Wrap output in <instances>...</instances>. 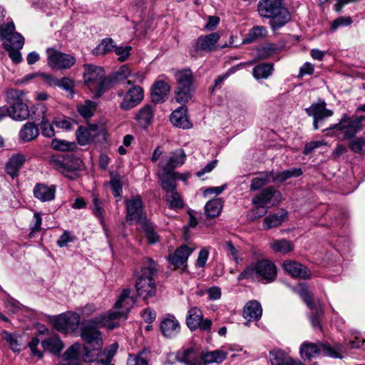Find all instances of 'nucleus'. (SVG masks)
Returning a JSON list of instances; mask_svg holds the SVG:
<instances>
[{
	"instance_id": "nucleus-1",
	"label": "nucleus",
	"mask_w": 365,
	"mask_h": 365,
	"mask_svg": "<svg viewBox=\"0 0 365 365\" xmlns=\"http://www.w3.org/2000/svg\"><path fill=\"white\" fill-rule=\"evenodd\" d=\"M117 326V323L112 322L105 313L81 322L80 336L85 342L84 359L86 361H94V357L98 356L96 351L103 347V341L99 328L107 327L113 329Z\"/></svg>"
},
{
	"instance_id": "nucleus-2",
	"label": "nucleus",
	"mask_w": 365,
	"mask_h": 365,
	"mask_svg": "<svg viewBox=\"0 0 365 365\" xmlns=\"http://www.w3.org/2000/svg\"><path fill=\"white\" fill-rule=\"evenodd\" d=\"M183 161H166L165 164L161 163L160 169L158 171V175L160 180L163 189L165 191V200L169 207L173 210L181 209L184 207V202L179 192H177L176 180L180 178L182 175L175 173L174 168L175 166L182 165Z\"/></svg>"
},
{
	"instance_id": "nucleus-3",
	"label": "nucleus",
	"mask_w": 365,
	"mask_h": 365,
	"mask_svg": "<svg viewBox=\"0 0 365 365\" xmlns=\"http://www.w3.org/2000/svg\"><path fill=\"white\" fill-rule=\"evenodd\" d=\"M257 11L261 17L269 19V25L274 31L291 20V14L284 0H260L257 4Z\"/></svg>"
},
{
	"instance_id": "nucleus-4",
	"label": "nucleus",
	"mask_w": 365,
	"mask_h": 365,
	"mask_svg": "<svg viewBox=\"0 0 365 365\" xmlns=\"http://www.w3.org/2000/svg\"><path fill=\"white\" fill-rule=\"evenodd\" d=\"M155 262L150 259H145L141 271L137 276L135 288L138 295L146 299L153 297L156 293V284L153 275L156 270Z\"/></svg>"
},
{
	"instance_id": "nucleus-5",
	"label": "nucleus",
	"mask_w": 365,
	"mask_h": 365,
	"mask_svg": "<svg viewBox=\"0 0 365 365\" xmlns=\"http://www.w3.org/2000/svg\"><path fill=\"white\" fill-rule=\"evenodd\" d=\"M83 79L96 97H100L112 86V79L106 76L103 68L93 65H85Z\"/></svg>"
},
{
	"instance_id": "nucleus-6",
	"label": "nucleus",
	"mask_w": 365,
	"mask_h": 365,
	"mask_svg": "<svg viewBox=\"0 0 365 365\" xmlns=\"http://www.w3.org/2000/svg\"><path fill=\"white\" fill-rule=\"evenodd\" d=\"M177 83L175 98L178 103H187L192 98L195 91V78L190 68L173 70Z\"/></svg>"
},
{
	"instance_id": "nucleus-7",
	"label": "nucleus",
	"mask_w": 365,
	"mask_h": 365,
	"mask_svg": "<svg viewBox=\"0 0 365 365\" xmlns=\"http://www.w3.org/2000/svg\"><path fill=\"white\" fill-rule=\"evenodd\" d=\"M24 91L17 89H10L6 92L9 116L15 121H24L30 117L29 106L24 102Z\"/></svg>"
},
{
	"instance_id": "nucleus-8",
	"label": "nucleus",
	"mask_w": 365,
	"mask_h": 365,
	"mask_svg": "<svg viewBox=\"0 0 365 365\" xmlns=\"http://www.w3.org/2000/svg\"><path fill=\"white\" fill-rule=\"evenodd\" d=\"M341 346L339 344L331 346L329 344L324 343H311L304 341L302 344L299 349V354L304 360H310L312 358L317 357L319 354L324 356H331L333 358H342L341 355Z\"/></svg>"
},
{
	"instance_id": "nucleus-9",
	"label": "nucleus",
	"mask_w": 365,
	"mask_h": 365,
	"mask_svg": "<svg viewBox=\"0 0 365 365\" xmlns=\"http://www.w3.org/2000/svg\"><path fill=\"white\" fill-rule=\"evenodd\" d=\"M302 174V169L296 168L284 170L276 174L273 171L267 172L261 174L259 177L252 179L250 190L251 191H256L261 189L269 181L270 178L275 182H282L292 177H298Z\"/></svg>"
},
{
	"instance_id": "nucleus-10",
	"label": "nucleus",
	"mask_w": 365,
	"mask_h": 365,
	"mask_svg": "<svg viewBox=\"0 0 365 365\" xmlns=\"http://www.w3.org/2000/svg\"><path fill=\"white\" fill-rule=\"evenodd\" d=\"M365 121V116H350L344 113L342 115L341 118L338 123L334 124L330 127L329 130L336 129L340 131H344V135L346 138H351L362 129V123ZM328 130V129L324 131Z\"/></svg>"
},
{
	"instance_id": "nucleus-11",
	"label": "nucleus",
	"mask_w": 365,
	"mask_h": 365,
	"mask_svg": "<svg viewBox=\"0 0 365 365\" xmlns=\"http://www.w3.org/2000/svg\"><path fill=\"white\" fill-rule=\"evenodd\" d=\"M130 294V289H124L115 303V311L105 313L112 322H115L116 319L121 317L126 319L128 313L136 302L135 297Z\"/></svg>"
},
{
	"instance_id": "nucleus-12",
	"label": "nucleus",
	"mask_w": 365,
	"mask_h": 365,
	"mask_svg": "<svg viewBox=\"0 0 365 365\" xmlns=\"http://www.w3.org/2000/svg\"><path fill=\"white\" fill-rule=\"evenodd\" d=\"M125 202L126 206L125 220L128 223L140 225L148 221L143 202L139 195L127 199Z\"/></svg>"
},
{
	"instance_id": "nucleus-13",
	"label": "nucleus",
	"mask_w": 365,
	"mask_h": 365,
	"mask_svg": "<svg viewBox=\"0 0 365 365\" xmlns=\"http://www.w3.org/2000/svg\"><path fill=\"white\" fill-rule=\"evenodd\" d=\"M0 38L4 40L3 46L5 49L22 48L24 44V38L16 31L11 20L0 26Z\"/></svg>"
},
{
	"instance_id": "nucleus-14",
	"label": "nucleus",
	"mask_w": 365,
	"mask_h": 365,
	"mask_svg": "<svg viewBox=\"0 0 365 365\" xmlns=\"http://www.w3.org/2000/svg\"><path fill=\"white\" fill-rule=\"evenodd\" d=\"M46 53L48 66L51 68L67 70L76 64V59L71 54L61 52L53 48H48Z\"/></svg>"
},
{
	"instance_id": "nucleus-15",
	"label": "nucleus",
	"mask_w": 365,
	"mask_h": 365,
	"mask_svg": "<svg viewBox=\"0 0 365 365\" xmlns=\"http://www.w3.org/2000/svg\"><path fill=\"white\" fill-rule=\"evenodd\" d=\"M81 324V317L75 312H67L60 314L53 322L54 327L63 334H72L78 330Z\"/></svg>"
},
{
	"instance_id": "nucleus-16",
	"label": "nucleus",
	"mask_w": 365,
	"mask_h": 365,
	"mask_svg": "<svg viewBox=\"0 0 365 365\" xmlns=\"http://www.w3.org/2000/svg\"><path fill=\"white\" fill-rule=\"evenodd\" d=\"M185 322L191 331L197 329L201 331H207L210 329L212 325V321L209 319H204L202 311L197 307H192L188 309Z\"/></svg>"
},
{
	"instance_id": "nucleus-17",
	"label": "nucleus",
	"mask_w": 365,
	"mask_h": 365,
	"mask_svg": "<svg viewBox=\"0 0 365 365\" xmlns=\"http://www.w3.org/2000/svg\"><path fill=\"white\" fill-rule=\"evenodd\" d=\"M170 92L169 78L165 75L160 76L151 87V100L155 103H163L168 98Z\"/></svg>"
},
{
	"instance_id": "nucleus-18",
	"label": "nucleus",
	"mask_w": 365,
	"mask_h": 365,
	"mask_svg": "<svg viewBox=\"0 0 365 365\" xmlns=\"http://www.w3.org/2000/svg\"><path fill=\"white\" fill-rule=\"evenodd\" d=\"M297 292L302 299L304 302L307 305V307L312 310V313L310 316V321L312 326L314 328L320 327V317L322 315V309H317L314 302L312 301V297L309 293L307 287L302 284H299V289L297 290Z\"/></svg>"
},
{
	"instance_id": "nucleus-19",
	"label": "nucleus",
	"mask_w": 365,
	"mask_h": 365,
	"mask_svg": "<svg viewBox=\"0 0 365 365\" xmlns=\"http://www.w3.org/2000/svg\"><path fill=\"white\" fill-rule=\"evenodd\" d=\"M282 199V195L279 191L273 187L264 189L260 193L255 195L252 200L253 205H259L260 206H274L277 205Z\"/></svg>"
},
{
	"instance_id": "nucleus-20",
	"label": "nucleus",
	"mask_w": 365,
	"mask_h": 365,
	"mask_svg": "<svg viewBox=\"0 0 365 365\" xmlns=\"http://www.w3.org/2000/svg\"><path fill=\"white\" fill-rule=\"evenodd\" d=\"M143 97V88L139 86H135L125 94L120 108L124 110H130L136 107L142 101Z\"/></svg>"
},
{
	"instance_id": "nucleus-21",
	"label": "nucleus",
	"mask_w": 365,
	"mask_h": 365,
	"mask_svg": "<svg viewBox=\"0 0 365 365\" xmlns=\"http://www.w3.org/2000/svg\"><path fill=\"white\" fill-rule=\"evenodd\" d=\"M194 249L187 245H182L177 248L174 253L168 257L170 264L174 267V269L181 268L186 266V262L189 257L193 252Z\"/></svg>"
},
{
	"instance_id": "nucleus-22",
	"label": "nucleus",
	"mask_w": 365,
	"mask_h": 365,
	"mask_svg": "<svg viewBox=\"0 0 365 365\" xmlns=\"http://www.w3.org/2000/svg\"><path fill=\"white\" fill-rule=\"evenodd\" d=\"M257 277L264 283H269L274 280L277 276V267L274 263L267 259L259 260L256 262Z\"/></svg>"
},
{
	"instance_id": "nucleus-23",
	"label": "nucleus",
	"mask_w": 365,
	"mask_h": 365,
	"mask_svg": "<svg viewBox=\"0 0 365 365\" xmlns=\"http://www.w3.org/2000/svg\"><path fill=\"white\" fill-rule=\"evenodd\" d=\"M53 168L63 175L73 178L76 171L84 168L83 161H50Z\"/></svg>"
},
{
	"instance_id": "nucleus-24",
	"label": "nucleus",
	"mask_w": 365,
	"mask_h": 365,
	"mask_svg": "<svg viewBox=\"0 0 365 365\" xmlns=\"http://www.w3.org/2000/svg\"><path fill=\"white\" fill-rule=\"evenodd\" d=\"M56 185H48L41 182L36 183L33 189L34 197L42 202L53 200L56 197Z\"/></svg>"
},
{
	"instance_id": "nucleus-25",
	"label": "nucleus",
	"mask_w": 365,
	"mask_h": 365,
	"mask_svg": "<svg viewBox=\"0 0 365 365\" xmlns=\"http://www.w3.org/2000/svg\"><path fill=\"white\" fill-rule=\"evenodd\" d=\"M170 122L174 126L182 129H190L192 126L187 115V107L185 106H180L172 112Z\"/></svg>"
},
{
	"instance_id": "nucleus-26",
	"label": "nucleus",
	"mask_w": 365,
	"mask_h": 365,
	"mask_svg": "<svg viewBox=\"0 0 365 365\" xmlns=\"http://www.w3.org/2000/svg\"><path fill=\"white\" fill-rule=\"evenodd\" d=\"M283 267L292 277L308 279L311 276V272L307 267L296 261L286 260Z\"/></svg>"
},
{
	"instance_id": "nucleus-27",
	"label": "nucleus",
	"mask_w": 365,
	"mask_h": 365,
	"mask_svg": "<svg viewBox=\"0 0 365 365\" xmlns=\"http://www.w3.org/2000/svg\"><path fill=\"white\" fill-rule=\"evenodd\" d=\"M326 103L324 100H319L305 109L306 113L313 118L323 120L333 115V111L326 108Z\"/></svg>"
},
{
	"instance_id": "nucleus-28",
	"label": "nucleus",
	"mask_w": 365,
	"mask_h": 365,
	"mask_svg": "<svg viewBox=\"0 0 365 365\" xmlns=\"http://www.w3.org/2000/svg\"><path fill=\"white\" fill-rule=\"evenodd\" d=\"M39 135V129L34 122H26L20 128L18 138L21 143L34 140Z\"/></svg>"
},
{
	"instance_id": "nucleus-29",
	"label": "nucleus",
	"mask_w": 365,
	"mask_h": 365,
	"mask_svg": "<svg viewBox=\"0 0 365 365\" xmlns=\"http://www.w3.org/2000/svg\"><path fill=\"white\" fill-rule=\"evenodd\" d=\"M220 39V35L213 32L205 36H200L197 38L195 45V51L199 50L210 52L214 50L215 44Z\"/></svg>"
},
{
	"instance_id": "nucleus-30",
	"label": "nucleus",
	"mask_w": 365,
	"mask_h": 365,
	"mask_svg": "<svg viewBox=\"0 0 365 365\" xmlns=\"http://www.w3.org/2000/svg\"><path fill=\"white\" fill-rule=\"evenodd\" d=\"M154 118V107L150 104L143 106L137 113L135 120L138 126L142 129H147L152 123Z\"/></svg>"
},
{
	"instance_id": "nucleus-31",
	"label": "nucleus",
	"mask_w": 365,
	"mask_h": 365,
	"mask_svg": "<svg viewBox=\"0 0 365 365\" xmlns=\"http://www.w3.org/2000/svg\"><path fill=\"white\" fill-rule=\"evenodd\" d=\"M180 324L173 316L165 318L160 324V330L165 337L172 338L180 332Z\"/></svg>"
},
{
	"instance_id": "nucleus-32",
	"label": "nucleus",
	"mask_w": 365,
	"mask_h": 365,
	"mask_svg": "<svg viewBox=\"0 0 365 365\" xmlns=\"http://www.w3.org/2000/svg\"><path fill=\"white\" fill-rule=\"evenodd\" d=\"M43 349L55 355L60 354L63 349V344L60 337L56 334H52L46 337L41 341Z\"/></svg>"
},
{
	"instance_id": "nucleus-33",
	"label": "nucleus",
	"mask_w": 365,
	"mask_h": 365,
	"mask_svg": "<svg viewBox=\"0 0 365 365\" xmlns=\"http://www.w3.org/2000/svg\"><path fill=\"white\" fill-rule=\"evenodd\" d=\"M262 314V309L260 303L257 300L248 302L243 309V317L248 321H257Z\"/></svg>"
},
{
	"instance_id": "nucleus-34",
	"label": "nucleus",
	"mask_w": 365,
	"mask_h": 365,
	"mask_svg": "<svg viewBox=\"0 0 365 365\" xmlns=\"http://www.w3.org/2000/svg\"><path fill=\"white\" fill-rule=\"evenodd\" d=\"M227 356V353L222 349H217L212 351L203 352L201 355V360L205 364L222 363Z\"/></svg>"
},
{
	"instance_id": "nucleus-35",
	"label": "nucleus",
	"mask_w": 365,
	"mask_h": 365,
	"mask_svg": "<svg viewBox=\"0 0 365 365\" xmlns=\"http://www.w3.org/2000/svg\"><path fill=\"white\" fill-rule=\"evenodd\" d=\"M267 34L266 27L263 26H255L250 29L245 37L242 41V44L251 43L257 39L265 37Z\"/></svg>"
},
{
	"instance_id": "nucleus-36",
	"label": "nucleus",
	"mask_w": 365,
	"mask_h": 365,
	"mask_svg": "<svg viewBox=\"0 0 365 365\" xmlns=\"http://www.w3.org/2000/svg\"><path fill=\"white\" fill-rule=\"evenodd\" d=\"M223 202L220 198H214L206 203L205 212L209 217H216L220 214Z\"/></svg>"
},
{
	"instance_id": "nucleus-37",
	"label": "nucleus",
	"mask_w": 365,
	"mask_h": 365,
	"mask_svg": "<svg viewBox=\"0 0 365 365\" xmlns=\"http://www.w3.org/2000/svg\"><path fill=\"white\" fill-rule=\"evenodd\" d=\"M287 217V212L274 213L268 215L264 220L263 226L265 230H269L282 225Z\"/></svg>"
},
{
	"instance_id": "nucleus-38",
	"label": "nucleus",
	"mask_w": 365,
	"mask_h": 365,
	"mask_svg": "<svg viewBox=\"0 0 365 365\" xmlns=\"http://www.w3.org/2000/svg\"><path fill=\"white\" fill-rule=\"evenodd\" d=\"M272 71L273 65L272 63H262L253 68L252 74L257 80H259L262 78H267L272 75Z\"/></svg>"
},
{
	"instance_id": "nucleus-39",
	"label": "nucleus",
	"mask_w": 365,
	"mask_h": 365,
	"mask_svg": "<svg viewBox=\"0 0 365 365\" xmlns=\"http://www.w3.org/2000/svg\"><path fill=\"white\" fill-rule=\"evenodd\" d=\"M192 353L193 351L191 349L179 351L176 355V359L180 362L184 363L186 365H203L198 359L192 357Z\"/></svg>"
},
{
	"instance_id": "nucleus-40",
	"label": "nucleus",
	"mask_w": 365,
	"mask_h": 365,
	"mask_svg": "<svg viewBox=\"0 0 365 365\" xmlns=\"http://www.w3.org/2000/svg\"><path fill=\"white\" fill-rule=\"evenodd\" d=\"M96 109V103L91 100H87L83 104L77 106L78 113L85 119L90 118L94 114Z\"/></svg>"
},
{
	"instance_id": "nucleus-41",
	"label": "nucleus",
	"mask_w": 365,
	"mask_h": 365,
	"mask_svg": "<svg viewBox=\"0 0 365 365\" xmlns=\"http://www.w3.org/2000/svg\"><path fill=\"white\" fill-rule=\"evenodd\" d=\"M115 45L110 38H106L93 49V53L96 56L104 55L114 50Z\"/></svg>"
},
{
	"instance_id": "nucleus-42",
	"label": "nucleus",
	"mask_w": 365,
	"mask_h": 365,
	"mask_svg": "<svg viewBox=\"0 0 365 365\" xmlns=\"http://www.w3.org/2000/svg\"><path fill=\"white\" fill-rule=\"evenodd\" d=\"M270 247L274 252L281 253H287L294 249V245L285 239L273 241Z\"/></svg>"
},
{
	"instance_id": "nucleus-43",
	"label": "nucleus",
	"mask_w": 365,
	"mask_h": 365,
	"mask_svg": "<svg viewBox=\"0 0 365 365\" xmlns=\"http://www.w3.org/2000/svg\"><path fill=\"white\" fill-rule=\"evenodd\" d=\"M272 365H284L289 355L282 349H274L269 353Z\"/></svg>"
},
{
	"instance_id": "nucleus-44",
	"label": "nucleus",
	"mask_w": 365,
	"mask_h": 365,
	"mask_svg": "<svg viewBox=\"0 0 365 365\" xmlns=\"http://www.w3.org/2000/svg\"><path fill=\"white\" fill-rule=\"evenodd\" d=\"M277 46L274 43H267L257 49V57L259 59H266L276 53Z\"/></svg>"
},
{
	"instance_id": "nucleus-45",
	"label": "nucleus",
	"mask_w": 365,
	"mask_h": 365,
	"mask_svg": "<svg viewBox=\"0 0 365 365\" xmlns=\"http://www.w3.org/2000/svg\"><path fill=\"white\" fill-rule=\"evenodd\" d=\"M46 112L47 108L43 104H36L34 106L30 116L34 121H39V123L43 122L47 120L46 117Z\"/></svg>"
},
{
	"instance_id": "nucleus-46",
	"label": "nucleus",
	"mask_w": 365,
	"mask_h": 365,
	"mask_svg": "<svg viewBox=\"0 0 365 365\" xmlns=\"http://www.w3.org/2000/svg\"><path fill=\"white\" fill-rule=\"evenodd\" d=\"M92 202L93 205V212L94 215L101 220V222L103 221V211L104 207V202L101 200L98 197V195L96 192L92 193Z\"/></svg>"
},
{
	"instance_id": "nucleus-47",
	"label": "nucleus",
	"mask_w": 365,
	"mask_h": 365,
	"mask_svg": "<svg viewBox=\"0 0 365 365\" xmlns=\"http://www.w3.org/2000/svg\"><path fill=\"white\" fill-rule=\"evenodd\" d=\"M76 139L78 143L81 145H86L89 143L91 134L88 128L84 126H79L76 130Z\"/></svg>"
},
{
	"instance_id": "nucleus-48",
	"label": "nucleus",
	"mask_w": 365,
	"mask_h": 365,
	"mask_svg": "<svg viewBox=\"0 0 365 365\" xmlns=\"http://www.w3.org/2000/svg\"><path fill=\"white\" fill-rule=\"evenodd\" d=\"M24 161H7L5 165V170L6 173L11 176L12 179L19 175V170L23 166Z\"/></svg>"
},
{
	"instance_id": "nucleus-49",
	"label": "nucleus",
	"mask_w": 365,
	"mask_h": 365,
	"mask_svg": "<svg viewBox=\"0 0 365 365\" xmlns=\"http://www.w3.org/2000/svg\"><path fill=\"white\" fill-rule=\"evenodd\" d=\"M130 70L128 66H122L114 74L113 76L109 77L110 79H112V85L115 82L121 81L130 78Z\"/></svg>"
},
{
	"instance_id": "nucleus-50",
	"label": "nucleus",
	"mask_w": 365,
	"mask_h": 365,
	"mask_svg": "<svg viewBox=\"0 0 365 365\" xmlns=\"http://www.w3.org/2000/svg\"><path fill=\"white\" fill-rule=\"evenodd\" d=\"M56 86L63 89L69 93V94L73 96V88L75 86L74 81L68 77H63L60 79H56Z\"/></svg>"
},
{
	"instance_id": "nucleus-51",
	"label": "nucleus",
	"mask_w": 365,
	"mask_h": 365,
	"mask_svg": "<svg viewBox=\"0 0 365 365\" xmlns=\"http://www.w3.org/2000/svg\"><path fill=\"white\" fill-rule=\"evenodd\" d=\"M257 277V264L249 265L237 277L238 281L243 279H254Z\"/></svg>"
},
{
	"instance_id": "nucleus-52",
	"label": "nucleus",
	"mask_w": 365,
	"mask_h": 365,
	"mask_svg": "<svg viewBox=\"0 0 365 365\" xmlns=\"http://www.w3.org/2000/svg\"><path fill=\"white\" fill-rule=\"evenodd\" d=\"M140 226L145 232V236L150 243L153 244L158 242V237L156 232L154 231L151 224L149 223L148 221H146L145 224H142Z\"/></svg>"
},
{
	"instance_id": "nucleus-53",
	"label": "nucleus",
	"mask_w": 365,
	"mask_h": 365,
	"mask_svg": "<svg viewBox=\"0 0 365 365\" xmlns=\"http://www.w3.org/2000/svg\"><path fill=\"white\" fill-rule=\"evenodd\" d=\"M51 146L55 150L67 151L74 149L76 144L65 140L53 139L51 142Z\"/></svg>"
},
{
	"instance_id": "nucleus-54",
	"label": "nucleus",
	"mask_w": 365,
	"mask_h": 365,
	"mask_svg": "<svg viewBox=\"0 0 365 365\" xmlns=\"http://www.w3.org/2000/svg\"><path fill=\"white\" fill-rule=\"evenodd\" d=\"M113 195L115 197L120 199L123 193V185L118 176L111 178L110 180Z\"/></svg>"
},
{
	"instance_id": "nucleus-55",
	"label": "nucleus",
	"mask_w": 365,
	"mask_h": 365,
	"mask_svg": "<svg viewBox=\"0 0 365 365\" xmlns=\"http://www.w3.org/2000/svg\"><path fill=\"white\" fill-rule=\"evenodd\" d=\"M321 148H327V143L324 140L310 141L305 145L303 153L309 155Z\"/></svg>"
},
{
	"instance_id": "nucleus-56",
	"label": "nucleus",
	"mask_w": 365,
	"mask_h": 365,
	"mask_svg": "<svg viewBox=\"0 0 365 365\" xmlns=\"http://www.w3.org/2000/svg\"><path fill=\"white\" fill-rule=\"evenodd\" d=\"M225 247L228 252V255H230L237 264H239L242 259L240 257L239 250L235 247L231 241H227L225 242Z\"/></svg>"
},
{
	"instance_id": "nucleus-57",
	"label": "nucleus",
	"mask_w": 365,
	"mask_h": 365,
	"mask_svg": "<svg viewBox=\"0 0 365 365\" xmlns=\"http://www.w3.org/2000/svg\"><path fill=\"white\" fill-rule=\"evenodd\" d=\"M42 135L46 138H52L55 135V131L53 125L49 123L48 120L39 123Z\"/></svg>"
},
{
	"instance_id": "nucleus-58",
	"label": "nucleus",
	"mask_w": 365,
	"mask_h": 365,
	"mask_svg": "<svg viewBox=\"0 0 365 365\" xmlns=\"http://www.w3.org/2000/svg\"><path fill=\"white\" fill-rule=\"evenodd\" d=\"M131 50V46H127L125 47L122 46H115L114 51L115 54L118 56V60L121 62L125 61L128 56L130 55V51Z\"/></svg>"
},
{
	"instance_id": "nucleus-59",
	"label": "nucleus",
	"mask_w": 365,
	"mask_h": 365,
	"mask_svg": "<svg viewBox=\"0 0 365 365\" xmlns=\"http://www.w3.org/2000/svg\"><path fill=\"white\" fill-rule=\"evenodd\" d=\"M42 219L39 213L36 212L34 215L33 224L31 225V232L29 236L33 237L35 234L41 230Z\"/></svg>"
},
{
	"instance_id": "nucleus-60",
	"label": "nucleus",
	"mask_w": 365,
	"mask_h": 365,
	"mask_svg": "<svg viewBox=\"0 0 365 365\" xmlns=\"http://www.w3.org/2000/svg\"><path fill=\"white\" fill-rule=\"evenodd\" d=\"M352 24V20L350 16H340L336 18L331 24V29L336 30L339 26H346Z\"/></svg>"
},
{
	"instance_id": "nucleus-61",
	"label": "nucleus",
	"mask_w": 365,
	"mask_h": 365,
	"mask_svg": "<svg viewBox=\"0 0 365 365\" xmlns=\"http://www.w3.org/2000/svg\"><path fill=\"white\" fill-rule=\"evenodd\" d=\"M350 148L354 153H365V140L361 138L355 139L350 143Z\"/></svg>"
},
{
	"instance_id": "nucleus-62",
	"label": "nucleus",
	"mask_w": 365,
	"mask_h": 365,
	"mask_svg": "<svg viewBox=\"0 0 365 365\" xmlns=\"http://www.w3.org/2000/svg\"><path fill=\"white\" fill-rule=\"evenodd\" d=\"M255 207L252 209L248 217L251 220H255L267 213V210L265 209V206H260L259 205H255Z\"/></svg>"
},
{
	"instance_id": "nucleus-63",
	"label": "nucleus",
	"mask_w": 365,
	"mask_h": 365,
	"mask_svg": "<svg viewBox=\"0 0 365 365\" xmlns=\"http://www.w3.org/2000/svg\"><path fill=\"white\" fill-rule=\"evenodd\" d=\"M209 257V250L206 247L202 248L198 253L197 259V265L199 267L203 268L207 261Z\"/></svg>"
},
{
	"instance_id": "nucleus-64",
	"label": "nucleus",
	"mask_w": 365,
	"mask_h": 365,
	"mask_svg": "<svg viewBox=\"0 0 365 365\" xmlns=\"http://www.w3.org/2000/svg\"><path fill=\"white\" fill-rule=\"evenodd\" d=\"M141 355L142 353L135 356L130 355L127 361V365H148V361L142 358Z\"/></svg>"
}]
</instances>
